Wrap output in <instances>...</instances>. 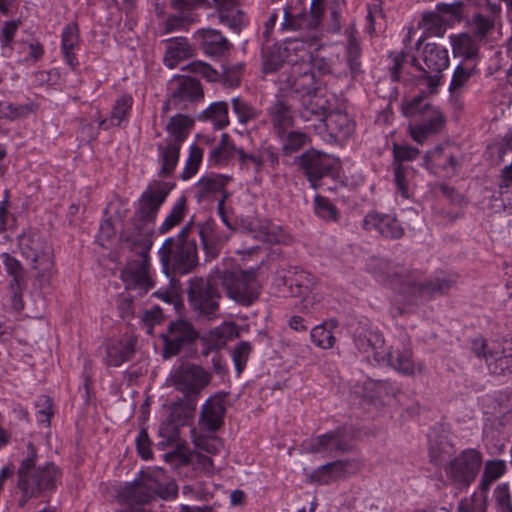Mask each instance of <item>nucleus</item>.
Masks as SVG:
<instances>
[{
	"label": "nucleus",
	"mask_w": 512,
	"mask_h": 512,
	"mask_svg": "<svg viewBox=\"0 0 512 512\" xmlns=\"http://www.w3.org/2000/svg\"><path fill=\"white\" fill-rule=\"evenodd\" d=\"M367 270L377 281L398 293L406 305L412 306L448 295L459 278L457 273L443 270L422 278L420 272L406 269L392 258H369Z\"/></svg>",
	"instance_id": "f257e3e1"
},
{
	"label": "nucleus",
	"mask_w": 512,
	"mask_h": 512,
	"mask_svg": "<svg viewBox=\"0 0 512 512\" xmlns=\"http://www.w3.org/2000/svg\"><path fill=\"white\" fill-rule=\"evenodd\" d=\"M27 449L28 456L21 461L16 472V485L21 493L17 501L20 508H24L33 498L53 493L62 476L61 470L53 462L37 466L35 447L29 443Z\"/></svg>",
	"instance_id": "f03ea898"
},
{
	"label": "nucleus",
	"mask_w": 512,
	"mask_h": 512,
	"mask_svg": "<svg viewBox=\"0 0 512 512\" xmlns=\"http://www.w3.org/2000/svg\"><path fill=\"white\" fill-rule=\"evenodd\" d=\"M257 269L242 270H217L215 276L226 291L227 296L242 306L254 304L262 290L258 280Z\"/></svg>",
	"instance_id": "7ed1b4c3"
},
{
	"label": "nucleus",
	"mask_w": 512,
	"mask_h": 512,
	"mask_svg": "<svg viewBox=\"0 0 512 512\" xmlns=\"http://www.w3.org/2000/svg\"><path fill=\"white\" fill-rule=\"evenodd\" d=\"M165 490L154 477L146 474L127 483L119 491L118 497L126 505L125 512H151L144 505L157 496L166 498Z\"/></svg>",
	"instance_id": "20e7f679"
},
{
	"label": "nucleus",
	"mask_w": 512,
	"mask_h": 512,
	"mask_svg": "<svg viewBox=\"0 0 512 512\" xmlns=\"http://www.w3.org/2000/svg\"><path fill=\"white\" fill-rule=\"evenodd\" d=\"M217 285L216 276L206 281L199 279L190 282L187 291L188 301L198 317L207 320L218 318L222 296Z\"/></svg>",
	"instance_id": "39448f33"
},
{
	"label": "nucleus",
	"mask_w": 512,
	"mask_h": 512,
	"mask_svg": "<svg viewBox=\"0 0 512 512\" xmlns=\"http://www.w3.org/2000/svg\"><path fill=\"white\" fill-rule=\"evenodd\" d=\"M482 455L475 449H465L444 466L447 479L457 489L468 488L476 479Z\"/></svg>",
	"instance_id": "423d86ee"
},
{
	"label": "nucleus",
	"mask_w": 512,
	"mask_h": 512,
	"mask_svg": "<svg viewBox=\"0 0 512 512\" xmlns=\"http://www.w3.org/2000/svg\"><path fill=\"white\" fill-rule=\"evenodd\" d=\"M295 163L306 176L310 186L318 189L325 177L337 174L338 161L331 155L319 150L310 149L296 157Z\"/></svg>",
	"instance_id": "0eeeda50"
},
{
	"label": "nucleus",
	"mask_w": 512,
	"mask_h": 512,
	"mask_svg": "<svg viewBox=\"0 0 512 512\" xmlns=\"http://www.w3.org/2000/svg\"><path fill=\"white\" fill-rule=\"evenodd\" d=\"M422 60L425 67L413 57L411 65L422 72L420 79L426 81L430 93H434L440 85L442 72L449 66L448 51L436 43H427L422 51Z\"/></svg>",
	"instance_id": "6e6552de"
},
{
	"label": "nucleus",
	"mask_w": 512,
	"mask_h": 512,
	"mask_svg": "<svg viewBox=\"0 0 512 512\" xmlns=\"http://www.w3.org/2000/svg\"><path fill=\"white\" fill-rule=\"evenodd\" d=\"M171 379L176 390L184 397L198 401L201 391L211 381V374L199 365L182 363L174 369Z\"/></svg>",
	"instance_id": "1a4fd4ad"
},
{
	"label": "nucleus",
	"mask_w": 512,
	"mask_h": 512,
	"mask_svg": "<svg viewBox=\"0 0 512 512\" xmlns=\"http://www.w3.org/2000/svg\"><path fill=\"white\" fill-rule=\"evenodd\" d=\"M304 448L313 454L336 458L352 450V438L346 427H338L305 442Z\"/></svg>",
	"instance_id": "9d476101"
},
{
	"label": "nucleus",
	"mask_w": 512,
	"mask_h": 512,
	"mask_svg": "<svg viewBox=\"0 0 512 512\" xmlns=\"http://www.w3.org/2000/svg\"><path fill=\"white\" fill-rule=\"evenodd\" d=\"M173 187L174 184L162 181L149 184L138 200L132 219L152 225Z\"/></svg>",
	"instance_id": "9b49d317"
},
{
	"label": "nucleus",
	"mask_w": 512,
	"mask_h": 512,
	"mask_svg": "<svg viewBox=\"0 0 512 512\" xmlns=\"http://www.w3.org/2000/svg\"><path fill=\"white\" fill-rule=\"evenodd\" d=\"M198 337V331L189 321L184 319L171 321L167 327V332L161 335L163 358L169 359L178 355L185 347L194 345Z\"/></svg>",
	"instance_id": "f8f14e48"
},
{
	"label": "nucleus",
	"mask_w": 512,
	"mask_h": 512,
	"mask_svg": "<svg viewBox=\"0 0 512 512\" xmlns=\"http://www.w3.org/2000/svg\"><path fill=\"white\" fill-rule=\"evenodd\" d=\"M169 104L185 109L189 103L201 101L204 92L200 81L184 75L174 76L168 84Z\"/></svg>",
	"instance_id": "ddd939ff"
},
{
	"label": "nucleus",
	"mask_w": 512,
	"mask_h": 512,
	"mask_svg": "<svg viewBox=\"0 0 512 512\" xmlns=\"http://www.w3.org/2000/svg\"><path fill=\"white\" fill-rule=\"evenodd\" d=\"M132 228L124 229L120 239L126 243L135 256H149L153 241V227L151 224L131 219Z\"/></svg>",
	"instance_id": "4468645a"
},
{
	"label": "nucleus",
	"mask_w": 512,
	"mask_h": 512,
	"mask_svg": "<svg viewBox=\"0 0 512 512\" xmlns=\"http://www.w3.org/2000/svg\"><path fill=\"white\" fill-rule=\"evenodd\" d=\"M196 407L197 401L184 396L179 398L171 406L168 423L161 426L160 434L165 431L169 440H175L179 435V427L189 425L193 419Z\"/></svg>",
	"instance_id": "2eb2a0df"
},
{
	"label": "nucleus",
	"mask_w": 512,
	"mask_h": 512,
	"mask_svg": "<svg viewBox=\"0 0 512 512\" xmlns=\"http://www.w3.org/2000/svg\"><path fill=\"white\" fill-rule=\"evenodd\" d=\"M150 258H136L127 262L121 270V279L128 289H140L141 294L147 293L154 285L149 276Z\"/></svg>",
	"instance_id": "dca6fc26"
},
{
	"label": "nucleus",
	"mask_w": 512,
	"mask_h": 512,
	"mask_svg": "<svg viewBox=\"0 0 512 512\" xmlns=\"http://www.w3.org/2000/svg\"><path fill=\"white\" fill-rule=\"evenodd\" d=\"M471 351L477 358L484 359L489 371L497 375L503 374L512 360V357L505 355L504 350L499 347H490L483 337L471 340Z\"/></svg>",
	"instance_id": "f3484780"
},
{
	"label": "nucleus",
	"mask_w": 512,
	"mask_h": 512,
	"mask_svg": "<svg viewBox=\"0 0 512 512\" xmlns=\"http://www.w3.org/2000/svg\"><path fill=\"white\" fill-rule=\"evenodd\" d=\"M407 336L404 335L400 346H392L387 352L380 357L381 360L386 359L388 364L398 372L410 376L417 370L419 373L425 371L422 362L415 364L412 358V350L409 343L406 344Z\"/></svg>",
	"instance_id": "a211bd4d"
},
{
	"label": "nucleus",
	"mask_w": 512,
	"mask_h": 512,
	"mask_svg": "<svg viewBox=\"0 0 512 512\" xmlns=\"http://www.w3.org/2000/svg\"><path fill=\"white\" fill-rule=\"evenodd\" d=\"M4 265L7 273L12 277L7 288L11 307L16 312H20L24 309L23 292L27 288L25 269L17 258H5Z\"/></svg>",
	"instance_id": "6ab92c4d"
},
{
	"label": "nucleus",
	"mask_w": 512,
	"mask_h": 512,
	"mask_svg": "<svg viewBox=\"0 0 512 512\" xmlns=\"http://www.w3.org/2000/svg\"><path fill=\"white\" fill-rule=\"evenodd\" d=\"M225 396L218 392L209 397L202 406L199 422L210 432H216L224 424Z\"/></svg>",
	"instance_id": "aec40b11"
},
{
	"label": "nucleus",
	"mask_w": 512,
	"mask_h": 512,
	"mask_svg": "<svg viewBox=\"0 0 512 512\" xmlns=\"http://www.w3.org/2000/svg\"><path fill=\"white\" fill-rule=\"evenodd\" d=\"M287 82L289 91L286 95L293 100L298 101L305 95L319 91L316 86L315 73L308 66L301 67L297 71L294 69Z\"/></svg>",
	"instance_id": "412c9836"
},
{
	"label": "nucleus",
	"mask_w": 512,
	"mask_h": 512,
	"mask_svg": "<svg viewBox=\"0 0 512 512\" xmlns=\"http://www.w3.org/2000/svg\"><path fill=\"white\" fill-rule=\"evenodd\" d=\"M231 180L230 176L222 174H209L202 176L195 185V198L198 203L210 202L218 194H226L225 186Z\"/></svg>",
	"instance_id": "4be33fe9"
},
{
	"label": "nucleus",
	"mask_w": 512,
	"mask_h": 512,
	"mask_svg": "<svg viewBox=\"0 0 512 512\" xmlns=\"http://www.w3.org/2000/svg\"><path fill=\"white\" fill-rule=\"evenodd\" d=\"M363 228L366 231H375L386 238L399 239L403 235L402 226L391 215L369 213L363 219Z\"/></svg>",
	"instance_id": "5701e85b"
},
{
	"label": "nucleus",
	"mask_w": 512,
	"mask_h": 512,
	"mask_svg": "<svg viewBox=\"0 0 512 512\" xmlns=\"http://www.w3.org/2000/svg\"><path fill=\"white\" fill-rule=\"evenodd\" d=\"M291 100L287 95H277L268 108L271 122L277 134H281L287 127L293 124Z\"/></svg>",
	"instance_id": "b1692460"
},
{
	"label": "nucleus",
	"mask_w": 512,
	"mask_h": 512,
	"mask_svg": "<svg viewBox=\"0 0 512 512\" xmlns=\"http://www.w3.org/2000/svg\"><path fill=\"white\" fill-rule=\"evenodd\" d=\"M298 101L300 103L298 112L304 121L317 120L323 122L328 114V100L320 95L319 91L305 95Z\"/></svg>",
	"instance_id": "393cba45"
},
{
	"label": "nucleus",
	"mask_w": 512,
	"mask_h": 512,
	"mask_svg": "<svg viewBox=\"0 0 512 512\" xmlns=\"http://www.w3.org/2000/svg\"><path fill=\"white\" fill-rule=\"evenodd\" d=\"M194 38L205 54L221 56L231 47L229 41L217 30L202 29L195 33Z\"/></svg>",
	"instance_id": "a878e982"
},
{
	"label": "nucleus",
	"mask_w": 512,
	"mask_h": 512,
	"mask_svg": "<svg viewBox=\"0 0 512 512\" xmlns=\"http://www.w3.org/2000/svg\"><path fill=\"white\" fill-rule=\"evenodd\" d=\"M240 147H237L227 133H223L219 142L208 154V164L211 167L227 165L231 160L238 161Z\"/></svg>",
	"instance_id": "bb28decb"
},
{
	"label": "nucleus",
	"mask_w": 512,
	"mask_h": 512,
	"mask_svg": "<svg viewBox=\"0 0 512 512\" xmlns=\"http://www.w3.org/2000/svg\"><path fill=\"white\" fill-rule=\"evenodd\" d=\"M274 282L277 286L284 285L289 287L293 296H301L307 293L310 286L315 283V277L304 271L294 272L293 275H291L290 271L287 273L277 271Z\"/></svg>",
	"instance_id": "cd10ccee"
},
{
	"label": "nucleus",
	"mask_w": 512,
	"mask_h": 512,
	"mask_svg": "<svg viewBox=\"0 0 512 512\" xmlns=\"http://www.w3.org/2000/svg\"><path fill=\"white\" fill-rule=\"evenodd\" d=\"M323 122L330 131L331 136L337 139L345 140L349 138L355 130L354 121L347 113L342 111L328 112Z\"/></svg>",
	"instance_id": "c85d7f7f"
},
{
	"label": "nucleus",
	"mask_w": 512,
	"mask_h": 512,
	"mask_svg": "<svg viewBox=\"0 0 512 512\" xmlns=\"http://www.w3.org/2000/svg\"><path fill=\"white\" fill-rule=\"evenodd\" d=\"M452 147L437 146L433 150L428 151L425 155L424 162L427 169L441 168L443 170L452 169V175H455L459 161L451 151Z\"/></svg>",
	"instance_id": "c756f323"
},
{
	"label": "nucleus",
	"mask_w": 512,
	"mask_h": 512,
	"mask_svg": "<svg viewBox=\"0 0 512 512\" xmlns=\"http://www.w3.org/2000/svg\"><path fill=\"white\" fill-rule=\"evenodd\" d=\"M163 42L166 44L164 63L169 68H174L180 61L193 56V48L185 37L169 38Z\"/></svg>",
	"instance_id": "7c9ffc66"
},
{
	"label": "nucleus",
	"mask_w": 512,
	"mask_h": 512,
	"mask_svg": "<svg viewBox=\"0 0 512 512\" xmlns=\"http://www.w3.org/2000/svg\"><path fill=\"white\" fill-rule=\"evenodd\" d=\"M354 342L359 351L368 352L372 350L374 351L375 359L377 361L380 360L383 354L380 350L384 348L385 343L381 332L371 328H361L360 331L356 332Z\"/></svg>",
	"instance_id": "2f4dec72"
},
{
	"label": "nucleus",
	"mask_w": 512,
	"mask_h": 512,
	"mask_svg": "<svg viewBox=\"0 0 512 512\" xmlns=\"http://www.w3.org/2000/svg\"><path fill=\"white\" fill-rule=\"evenodd\" d=\"M324 0H312L310 5L309 19L301 18V22L295 19L287 11L285 12L284 22L282 23L283 28L297 30L301 28L306 22V26L310 29H316L324 15Z\"/></svg>",
	"instance_id": "473e14b6"
},
{
	"label": "nucleus",
	"mask_w": 512,
	"mask_h": 512,
	"mask_svg": "<svg viewBox=\"0 0 512 512\" xmlns=\"http://www.w3.org/2000/svg\"><path fill=\"white\" fill-rule=\"evenodd\" d=\"M135 354L133 341H114L106 345V357L104 359L107 366L119 367L124 362L132 359Z\"/></svg>",
	"instance_id": "72a5a7b5"
},
{
	"label": "nucleus",
	"mask_w": 512,
	"mask_h": 512,
	"mask_svg": "<svg viewBox=\"0 0 512 512\" xmlns=\"http://www.w3.org/2000/svg\"><path fill=\"white\" fill-rule=\"evenodd\" d=\"M79 44V29L77 24L70 23L65 26L61 35V49L65 62L70 68L75 69L79 62L74 53Z\"/></svg>",
	"instance_id": "f704fd0d"
},
{
	"label": "nucleus",
	"mask_w": 512,
	"mask_h": 512,
	"mask_svg": "<svg viewBox=\"0 0 512 512\" xmlns=\"http://www.w3.org/2000/svg\"><path fill=\"white\" fill-rule=\"evenodd\" d=\"M346 464L342 460L326 463L310 474V481L319 485L330 484L345 473Z\"/></svg>",
	"instance_id": "c9c22d12"
},
{
	"label": "nucleus",
	"mask_w": 512,
	"mask_h": 512,
	"mask_svg": "<svg viewBox=\"0 0 512 512\" xmlns=\"http://www.w3.org/2000/svg\"><path fill=\"white\" fill-rule=\"evenodd\" d=\"M193 120L183 114H177L170 118L166 126L169 137L166 142L182 145L193 126Z\"/></svg>",
	"instance_id": "e433bc0d"
},
{
	"label": "nucleus",
	"mask_w": 512,
	"mask_h": 512,
	"mask_svg": "<svg viewBox=\"0 0 512 512\" xmlns=\"http://www.w3.org/2000/svg\"><path fill=\"white\" fill-rule=\"evenodd\" d=\"M198 258H161L163 271L174 284L176 278L190 273L197 265Z\"/></svg>",
	"instance_id": "4c0bfd02"
},
{
	"label": "nucleus",
	"mask_w": 512,
	"mask_h": 512,
	"mask_svg": "<svg viewBox=\"0 0 512 512\" xmlns=\"http://www.w3.org/2000/svg\"><path fill=\"white\" fill-rule=\"evenodd\" d=\"M454 453V445L446 436H438L429 441L430 462L435 466H445Z\"/></svg>",
	"instance_id": "58836bf2"
},
{
	"label": "nucleus",
	"mask_w": 512,
	"mask_h": 512,
	"mask_svg": "<svg viewBox=\"0 0 512 512\" xmlns=\"http://www.w3.org/2000/svg\"><path fill=\"white\" fill-rule=\"evenodd\" d=\"M451 43L454 55L461 56L464 62H470L478 58L479 45L474 38L463 33L457 36H451Z\"/></svg>",
	"instance_id": "ea45409f"
},
{
	"label": "nucleus",
	"mask_w": 512,
	"mask_h": 512,
	"mask_svg": "<svg viewBox=\"0 0 512 512\" xmlns=\"http://www.w3.org/2000/svg\"><path fill=\"white\" fill-rule=\"evenodd\" d=\"M337 326L338 322L335 319H330L329 321L315 326L310 333L312 343L322 349L332 348L336 342L332 329Z\"/></svg>",
	"instance_id": "a19ab883"
},
{
	"label": "nucleus",
	"mask_w": 512,
	"mask_h": 512,
	"mask_svg": "<svg viewBox=\"0 0 512 512\" xmlns=\"http://www.w3.org/2000/svg\"><path fill=\"white\" fill-rule=\"evenodd\" d=\"M159 157L161 159L160 176H170L178 164L181 146L166 142V145L158 144Z\"/></svg>",
	"instance_id": "79ce46f5"
},
{
	"label": "nucleus",
	"mask_w": 512,
	"mask_h": 512,
	"mask_svg": "<svg viewBox=\"0 0 512 512\" xmlns=\"http://www.w3.org/2000/svg\"><path fill=\"white\" fill-rule=\"evenodd\" d=\"M133 98L130 95H123L118 98L113 106L110 119H104L99 123L101 129L107 130L111 126H120L121 122L126 119L132 108Z\"/></svg>",
	"instance_id": "37998d69"
},
{
	"label": "nucleus",
	"mask_w": 512,
	"mask_h": 512,
	"mask_svg": "<svg viewBox=\"0 0 512 512\" xmlns=\"http://www.w3.org/2000/svg\"><path fill=\"white\" fill-rule=\"evenodd\" d=\"M476 73V65L471 62L460 63L453 72L449 85V91L453 96L462 93V90L468 85L471 77Z\"/></svg>",
	"instance_id": "c03bdc74"
},
{
	"label": "nucleus",
	"mask_w": 512,
	"mask_h": 512,
	"mask_svg": "<svg viewBox=\"0 0 512 512\" xmlns=\"http://www.w3.org/2000/svg\"><path fill=\"white\" fill-rule=\"evenodd\" d=\"M348 38L346 48V58L350 70L353 74H358L361 71V46L358 38V32L355 28L350 27L346 29Z\"/></svg>",
	"instance_id": "a18cd8bd"
},
{
	"label": "nucleus",
	"mask_w": 512,
	"mask_h": 512,
	"mask_svg": "<svg viewBox=\"0 0 512 512\" xmlns=\"http://www.w3.org/2000/svg\"><path fill=\"white\" fill-rule=\"evenodd\" d=\"M228 108V104L223 101L212 103L201 113L199 119L209 120L215 128L222 129L229 124Z\"/></svg>",
	"instance_id": "49530a36"
},
{
	"label": "nucleus",
	"mask_w": 512,
	"mask_h": 512,
	"mask_svg": "<svg viewBox=\"0 0 512 512\" xmlns=\"http://www.w3.org/2000/svg\"><path fill=\"white\" fill-rule=\"evenodd\" d=\"M506 471L504 460H488L485 463L484 471L481 476L479 488L482 494H486L490 485L498 480Z\"/></svg>",
	"instance_id": "de8ad7c7"
},
{
	"label": "nucleus",
	"mask_w": 512,
	"mask_h": 512,
	"mask_svg": "<svg viewBox=\"0 0 512 512\" xmlns=\"http://www.w3.org/2000/svg\"><path fill=\"white\" fill-rule=\"evenodd\" d=\"M187 211V198L182 195L173 205L171 211L160 225L158 231L165 234L182 222Z\"/></svg>",
	"instance_id": "09e8293b"
},
{
	"label": "nucleus",
	"mask_w": 512,
	"mask_h": 512,
	"mask_svg": "<svg viewBox=\"0 0 512 512\" xmlns=\"http://www.w3.org/2000/svg\"><path fill=\"white\" fill-rule=\"evenodd\" d=\"M422 23L429 34L441 37L446 31L449 19L445 18L437 11H428L422 15Z\"/></svg>",
	"instance_id": "8fccbe9b"
},
{
	"label": "nucleus",
	"mask_w": 512,
	"mask_h": 512,
	"mask_svg": "<svg viewBox=\"0 0 512 512\" xmlns=\"http://www.w3.org/2000/svg\"><path fill=\"white\" fill-rule=\"evenodd\" d=\"M278 136L282 139V151L285 155H291L306 145L309 140L307 134L299 131H285Z\"/></svg>",
	"instance_id": "3c124183"
},
{
	"label": "nucleus",
	"mask_w": 512,
	"mask_h": 512,
	"mask_svg": "<svg viewBox=\"0 0 512 512\" xmlns=\"http://www.w3.org/2000/svg\"><path fill=\"white\" fill-rule=\"evenodd\" d=\"M231 103L233 113L237 116L240 124L247 125L250 121L258 118L259 111L243 98L235 97L231 100Z\"/></svg>",
	"instance_id": "603ef678"
},
{
	"label": "nucleus",
	"mask_w": 512,
	"mask_h": 512,
	"mask_svg": "<svg viewBox=\"0 0 512 512\" xmlns=\"http://www.w3.org/2000/svg\"><path fill=\"white\" fill-rule=\"evenodd\" d=\"M203 149L193 144L190 146L189 155L183 172L181 173L182 180L186 181L192 178L200 167L203 158Z\"/></svg>",
	"instance_id": "864d4df0"
},
{
	"label": "nucleus",
	"mask_w": 512,
	"mask_h": 512,
	"mask_svg": "<svg viewBox=\"0 0 512 512\" xmlns=\"http://www.w3.org/2000/svg\"><path fill=\"white\" fill-rule=\"evenodd\" d=\"M238 163L241 170H252L256 176L263 171V159L260 151L248 153L243 148L239 151Z\"/></svg>",
	"instance_id": "5fc2aeb1"
},
{
	"label": "nucleus",
	"mask_w": 512,
	"mask_h": 512,
	"mask_svg": "<svg viewBox=\"0 0 512 512\" xmlns=\"http://www.w3.org/2000/svg\"><path fill=\"white\" fill-rule=\"evenodd\" d=\"M432 105L425 99L424 95H418L402 104V112L406 117L426 115L430 112Z\"/></svg>",
	"instance_id": "6e6d98bb"
},
{
	"label": "nucleus",
	"mask_w": 512,
	"mask_h": 512,
	"mask_svg": "<svg viewBox=\"0 0 512 512\" xmlns=\"http://www.w3.org/2000/svg\"><path fill=\"white\" fill-rule=\"evenodd\" d=\"M315 213L326 221H337L339 211L331 201L321 195H316L314 198Z\"/></svg>",
	"instance_id": "4d7b16f0"
},
{
	"label": "nucleus",
	"mask_w": 512,
	"mask_h": 512,
	"mask_svg": "<svg viewBox=\"0 0 512 512\" xmlns=\"http://www.w3.org/2000/svg\"><path fill=\"white\" fill-rule=\"evenodd\" d=\"M29 113L27 106L14 104L8 101H0V121H15L25 117Z\"/></svg>",
	"instance_id": "13d9d810"
},
{
	"label": "nucleus",
	"mask_w": 512,
	"mask_h": 512,
	"mask_svg": "<svg viewBox=\"0 0 512 512\" xmlns=\"http://www.w3.org/2000/svg\"><path fill=\"white\" fill-rule=\"evenodd\" d=\"M219 18L221 23L228 25L236 33H239L244 25L242 11L234 6L221 10Z\"/></svg>",
	"instance_id": "bf43d9fd"
},
{
	"label": "nucleus",
	"mask_w": 512,
	"mask_h": 512,
	"mask_svg": "<svg viewBox=\"0 0 512 512\" xmlns=\"http://www.w3.org/2000/svg\"><path fill=\"white\" fill-rule=\"evenodd\" d=\"M251 352L252 346L247 341H241L234 347L232 351V360L238 375H240L245 369Z\"/></svg>",
	"instance_id": "052dcab7"
},
{
	"label": "nucleus",
	"mask_w": 512,
	"mask_h": 512,
	"mask_svg": "<svg viewBox=\"0 0 512 512\" xmlns=\"http://www.w3.org/2000/svg\"><path fill=\"white\" fill-rule=\"evenodd\" d=\"M263 56V68L266 73H273L278 71L283 64V57L281 56L279 49L262 47Z\"/></svg>",
	"instance_id": "680f3d73"
},
{
	"label": "nucleus",
	"mask_w": 512,
	"mask_h": 512,
	"mask_svg": "<svg viewBox=\"0 0 512 512\" xmlns=\"http://www.w3.org/2000/svg\"><path fill=\"white\" fill-rule=\"evenodd\" d=\"M493 497L499 512H512L511 494L507 483L499 484L493 492Z\"/></svg>",
	"instance_id": "e2e57ef3"
},
{
	"label": "nucleus",
	"mask_w": 512,
	"mask_h": 512,
	"mask_svg": "<svg viewBox=\"0 0 512 512\" xmlns=\"http://www.w3.org/2000/svg\"><path fill=\"white\" fill-rule=\"evenodd\" d=\"M493 27L494 22L489 16L475 13L471 18V29L480 38L485 37Z\"/></svg>",
	"instance_id": "0e129e2a"
},
{
	"label": "nucleus",
	"mask_w": 512,
	"mask_h": 512,
	"mask_svg": "<svg viewBox=\"0 0 512 512\" xmlns=\"http://www.w3.org/2000/svg\"><path fill=\"white\" fill-rule=\"evenodd\" d=\"M242 75V65L227 66L222 65L220 81L226 86L234 88L239 86Z\"/></svg>",
	"instance_id": "69168bd1"
},
{
	"label": "nucleus",
	"mask_w": 512,
	"mask_h": 512,
	"mask_svg": "<svg viewBox=\"0 0 512 512\" xmlns=\"http://www.w3.org/2000/svg\"><path fill=\"white\" fill-rule=\"evenodd\" d=\"M464 4L461 1H456L453 3H438L436 5V11L443 15L445 18L450 21L460 20L463 12Z\"/></svg>",
	"instance_id": "338daca9"
},
{
	"label": "nucleus",
	"mask_w": 512,
	"mask_h": 512,
	"mask_svg": "<svg viewBox=\"0 0 512 512\" xmlns=\"http://www.w3.org/2000/svg\"><path fill=\"white\" fill-rule=\"evenodd\" d=\"M485 496L474 494L470 498L462 499L458 505V512H485Z\"/></svg>",
	"instance_id": "774afa93"
}]
</instances>
